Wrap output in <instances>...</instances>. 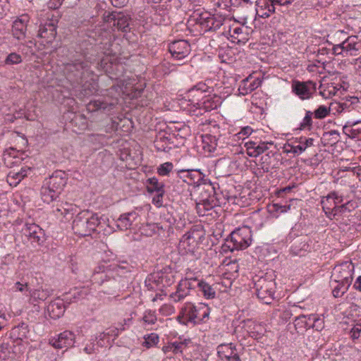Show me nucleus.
<instances>
[{"instance_id": "4be33fe9", "label": "nucleus", "mask_w": 361, "mask_h": 361, "mask_svg": "<svg viewBox=\"0 0 361 361\" xmlns=\"http://www.w3.org/2000/svg\"><path fill=\"white\" fill-rule=\"evenodd\" d=\"M177 174L184 182L192 185L198 182L202 178V173L199 170H179Z\"/></svg>"}, {"instance_id": "7c9ffc66", "label": "nucleus", "mask_w": 361, "mask_h": 361, "mask_svg": "<svg viewBox=\"0 0 361 361\" xmlns=\"http://www.w3.org/2000/svg\"><path fill=\"white\" fill-rule=\"evenodd\" d=\"M235 346L232 343L221 344L217 348V353L222 360H227L236 351Z\"/></svg>"}, {"instance_id": "13d9d810", "label": "nucleus", "mask_w": 361, "mask_h": 361, "mask_svg": "<svg viewBox=\"0 0 361 361\" xmlns=\"http://www.w3.org/2000/svg\"><path fill=\"white\" fill-rule=\"evenodd\" d=\"M66 205L68 207L66 209H63V216L66 219H69L70 218H72V216L73 214V213L71 212V211H72V205L68 204L67 203L66 204Z\"/></svg>"}, {"instance_id": "f257e3e1", "label": "nucleus", "mask_w": 361, "mask_h": 361, "mask_svg": "<svg viewBox=\"0 0 361 361\" xmlns=\"http://www.w3.org/2000/svg\"><path fill=\"white\" fill-rule=\"evenodd\" d=\"M90 40H84L80 44L79 51L73 55L68 62L64 64V73L67 79L74 83L80 84L85 79L90 78L93 72L90 70V65L99 60L102 63L104 59L101 54H110L108 48L101 51L100 44H93L92 41H96L94 37L89 35Z\"/></svg>"}, {"instance_id": "bf43d9fd", "label": "nucleus", "mask_w": 361, "mask_h": 361, "mask_svg": "<svg viewBox=\"0 0 361 361\" xmlns=\"http://www.w3.org/2000/svg\"><path fill=\"white\" fill-rule=\"evenodd\" d=\"M15 288L16 290L20 291V292H23L24 290H26V291H30L31 290L30 289H29V288L27 287V284L25 283V284H22L20 283V282H16L15 283Z\"/></svg>"}, {"instance_id": "ddd939ff", "label": "nucleus", "mask_w": 361, "mask_h": 361, "mask_svg": "<svg viewBox=\"0 0 361 361\" xmlns=\"http://www.w3.org/2000/svg\"><path fill=\"white\" fill-rule=\"evenodd\" d=\"M293 92L304 100L310 99L316 90L315 83L309 80L307 82L293 81L292 84Z\"/></svg>"}, {"instance_id": "412c9836", "label": "nucleus", "mask_w": 361, "mask_h": 361, "mask_svg": "<svg viewBox=\"0 0 361 361\" xmlns=\"http://www.w3.org/2000/svg\"><path fill=\"white\" fill-rule=\"evenodd\" d=\"M31 171V168L24 166L18 171H11L7 175V182L11 186H17V185L27 176Z\"/></svg>"}, {"instance_id": "f704fd0d", "label": "nucleus", "mask_w": 361, "mask_h": 361, "mask_svg": "<svg viewBox=\"0 0 361 361\" xmlns=\"http://www.w3.org/2000/svg\"><path fill=\"white\" fill-rule=\"evenodd\" d=\"M170 143L167 137H157L154 140V147L157 151L169 152L171 149L169 146Z\"/></svg>"}, {"instance_id": "a18cd8bd", "label": "nucleus", "mask_w": 361, "mask_h": 361, "mask_svg": "<svg viewBox=\"0 0 361 361\" xmlns=\"http://www.w3.org/2000/svg\"><path fill=\"white\" fill-rule=\"evenodd\" d=\"M142 319L145 324H154L157 320V317L154 312L147 310L145 312Z\"/></svg>"}, {"instance_id": "052dcab7", "label": "nucleus", "mask_w": 361, "mask_h": 361, "mask_svg": "<svg viewBox=\"0 0 361 361\" xmlns=\"http://www.w3.org/2000/svg\"><path fill=\"white\" fill-rule=\"evenodd\" d=\"M111 2L114 6L120 8L124 6L128 0H111Z\"/></svg>"}, {"instance_id": "f8f14e48", "label": "nucleus", "mask_w": 361, "mask_h": 361, "mask_svg": "<svg viewBox=\"0 0 361 361\" xmlns=\"http://www.w3.org/2000/svg\"><path fill=\"white\" fill-rule=\"evenodd\" d=\"M169 51L174 59L181 60L189 55L190 52V45L186 40L180 39L173 41L169 44Z\"/></svg>"}, {"instance_id": "ea45409f", "label": "nucleus", "mask_w": 361, "mask_h": 361, "mask_svg": "<svg viewBox=\"0 0 361 361\" xmlns=\"http://www.w3.org/2000/svg\"><path fill=\"white\" fill-rule=\"evenodd\" d=\"M20 158L15 155H11V153L4 154V161L7 167L11 168L14 165L18 164V163H20Z\"/></svg>"}, {"instance_id": "c9c22d12", "label": "nucleus", "mask_w": 361, "mask_h": 361, "mask_svg": "<svg viewBox=\"0 0 361 361\" xmlns=\"http://www.w3.org/2000/svg\"><path fill=\"white\" fill-rule=\"evenodd\" d=\"M133 267L127 262H121L119 264H116L113 267V271L116 275L122 276L123 275L130 273L132 271Z\"/></svg>"}, {"instance_id": "4468645a", "label": "nucleus", "mask_w": 361, "mask_h": 361, "mask_svg": "<svg viewBox=\"0 0 361 361\" xmlns=\"http://www.w3.org/2000/svg\"><path fill=\"white\" fill-rule=\"evenodd\" d=\"M118 103V100L117 98H104L102 99L91 101L87 104V109L90 111L102 110L104 112H109L114 109Z\"/></svg>"}, {"instance_id": "b1692460", "label": "nucleus", "mask_w": 361, "mask_h": 361, "mask_svg": "<svg viewBox=\"0 0 361 361\" xmlns=\"http://www.w3.org/2000/svg\"><path fill=\"white\" fill-rule=\"evenodd\" d=\"M345 135L351 139L360 140L361 137V121L350 123L348 122L343 128Z\"/></svg>"}, {"instance_id": "49530a36", "label": "nucleus", "mask_w": 361, "mask_h": 361, "mask_svg": "<svg viewBox=\"0 0 361 361\" xmlns=\"http://www.w3.org/2000/svg\"><path fill=\"white\" fill-rule=\"evenodd\" d=\"M173 168V165L171 162H165L159 166L157 172L160 176H168Z\"/></svg>"}, {"instance_id": "5701e85b", "label": "nucleus", "mask_w": 361, "mask_h": 361, "mask_svg": "<svg viewBox=\"0 0 361 361\" xmlns=\"http://www.w3.org/2000/svg\"><path fill=\"white\" fill-rule=\"evenodd\" d=\"M138 214L135 212L123 214L117 220V226L122 231L131 228L133 223L137 219Z\"/></svg>"}, {"instance_id": "0e129e2a", "label": "nucleus", "mask_w": 361, "mask_h": 361, "mask_svg": "<svg viewBox=\"0 0 361 361\" xmlns=\"http://www.w3.org/2000/svg\"><path fill=\"white\" fill-rule=\"evenodd\" d=\"M252 129L250 126H246L241 129L240 135L249 136L252 133Z\"/></svg>"}, {"instance_id": "cd10ccee", "label": "nucleus", "mask_w": 361, "mask_h": 361, "mask_svg": "<svg viewBox=\"0 0 361 361\" xmlns=\"http://www.w3.org/2000/svg\"><path fill=\"white\" fill-rule=\"evenodd\" d=\"M311 322L312 319H310V314L308 316L300 314L298 317H296L294 320V326L296 331L298 333H303L310 329Z\"/></svg>"}, {"instance_id": "6e6552de", "label": "nucleus", "mask_w": 361, "mask_h": 361, "mask_svg": "<svg viewBox=\"0 0 361 361\" xmlns=\"http://www.w3.org/2000/svg\"><path fill=\"white\" fill-rule=\"evenodd\" d=\"M184 311L186 312V318L190 323L193 324L204 322L209 315V308L207 305H200L195 306L192 303H185Z\"/></svg>"}, {"instance_id": "393cba45", "label": "nucleus", "mask_w": 361, "mask_h": 361, "mask_svg": "<svg viewBox=\"0 0 361 361\" xmlns=\"http://www.w3.org/2000/svg\"><path fill=\"white\" fill-rule=\"evenodd\" d=\"M343 44L345 51L352 56H357L361 51V41L356 36L348 37Z\"/></svg>"}, {"instance_id": "3c124183", "label": "nucleus", "mask_w": 361, "mask_h": 361, "mask_svg": "<svg viewBox=\"0 0 361 361\" xmlns=\"http://www.w3.org/2000/svg\"><path fill=\"white\" fill-rule=\"evenodd\" d=\"M259 165L264 172L269 171L271 165V157L269 154H264L261 157Z\"/></svg>"}, {"instance_id": "7ed1b4c3", "label": "nucleus", "mask_w": 361, "mask_h": 361, "mask_svg": "<svg viewBox=\"0 0 361 361\" xmlns=\"http://www.w3.org/2000/svg\"><path fill=\"white\" fill-rule=\"evenodd\" d=\"M68 179V173L61 170L55 171L49 178H46L41 188V196L43 202L49 204L55 201L63 190Z\"/></svg>"}, {"instance_id": "f03ea898", "label": "nucleus", "mask_w": 361, "mask_h": 361, "mask_svg": "<svg viewBox=\"0 0 361 361\" xmlns=\"http://www.w3.org/2000/svg\"><path fill=\"white\" fill-rule=\"evenodd\" d=\"M353 271L354 265L351 262H343L335 266L331 276L332 293L335 298L341 297L348 290Z\"/></svg>"}, {"instance_id": "338daca9", "label": "nucleus", "mask_w": 361, "mask_h": 361, "mask_svg": "<svg viewBox=\"0 0 361 361\" xmlns=\"http://www.w3.org/2000/svg\"><path fill=\"white\" fill-rule=\"evenodd\" d=\"M353 287L355 289L361 292V276L357 278L354 283Z\"/></svg>"}, {"instance_id": "473e14b6", "label": "nucleus", "mask_w": 361, "mask_h": 361, "mask_svg": "<svg viewBox=\"0 0 361 361\" xmlns=\"http://www.w3.org/2000/svg\"><path fill=\"white\" fill-rule=\"evenodd\" d=\"M147 190L149 193L153 194L159 190L164 189V184L159 182L155 177L147 180Z\"/></svg>"}, {"instance_id": "1a4fd4ad", "label": "nucleus", "mask_w": 361, "mask_h": 361, "mask_svg": "<svg viewBox=\"0 0 361 361\" xmlns=\"http://www.w3.org/2000/svg\"><path fill=\"white\" fill-rule=\"evenodd\" d=\"M197 284L198 280L196 278L182 279L177 285L176 291L171 293L170 298L176 302H180L191 295V292L197 288Z\"/></svg>"}, {"instance_id": "423d86ee", "label": "nucleus", "mask_w": 361, "mask_h": 361, "mask_svg": "<svg viewBox=\"0 0 361 361\" xmlns=\"http://www.w3.org/2000/svg\"><path fill=\"white\" fill-rule=\"evenodd\" d=\"M255 288L259 299L265 304L271 303L276 288V283L272 275L266 274L264 276L258 277L255 281Z\"/></svg>"}, {"instance_id": "f3484780", "label": "nucleus", "mask_w": 361, "mask_h": 361, "mask_svg": "<svg viewBox=\"0 0 361 361\" xmlns=\"http://www.w3.org/2000/svg\"><path fill=\"white\" fill-rule=\"evenodd\" d=\"M27 21V16H22L13 23L12 33L17 39L22 40L25 38Z\"/></svg>"}, {"instance_id": "c85d7f7f", "label": "nucleus", "mask_w": 361, "mask_h": 361, "mask_svg": "<svg viewBox=\"0 0 361 361\" xmlns=\"http://www.w3.org/2000/svg\"><path fill=\"white\" fill-rule=\"evenodd\" d=\"M329 200H331L334 204V202L340 203L342 202L343 200L341 197L338 195V194L336 192H332L329 193L327 196L323 197V199L321 201V204L326 216H329V214H331L332 212V208L328 206Z\"/></svg>"}, {"instance_id": "2f4dec72", "label": "nucleus", "mask_w": 361, "mask_h": 361, "mask_svg": "<svg viewBox=\"0 0 361 361\" xmlns=\"http://www.w3.org/2000/svg\"><path fill=\"white\" fill-rule=\"evenodd\" d=\"M319 89V94L325 99L330 98L332 96H334L336 94L337 91L339 90V88L336 87L334 83L321 85Z\"/></svg>"}, {"instance_id": "dca6fc26", "label": "nucleus", "mask_w": 361, "mask_h": 361, "mask_svg": "<svg viewBox=\"0 0 361 361\" xmlns=\"http://www.w3.org/2000/svg\"><path fill=\"white\" fill-rule=\"evenodd\" d=\"M74 340V334L70 331H65L61 333L57 338H52L50 343L55 348H69L73 345Z\"/></svg>"}, {"instance_id": "37998d69", "label": "nucleus", "mask_w": 361, "mask_h": 361, "mask_svg": "<svg viewBox=\"0 0 361 361\" xmlns=\"http://www.w3.org/2000/svg\"><path fill=\"white\" fill-rule=\"evenodd\" d=\"M4 62L6 65L18 64L22 62V56L18 54L13 52L6 56Z\"/></svg>"}, {"instance_id": "bb28decb", "label": "nucleus", "mask_w": 361, "mask_h": 361, "mask_svg": "<svg viewBox=\"0 0 361 361\" xmlns=\"http://www.w3.org/2000/svg\"><path fill=\"white\" fill-rule=\"evenodd\" d=\"M297 142H298V145H289L290 148L287 150L288 152H292L297 154L302 153L307 148L313 145L314 139L311 137L307 138L305 137H300Z\"/></svg>"}, {"instance_id": "aec40b11", "label": "nucleus", "mask_w": 361, "mask_h": 361, "mask_svg": "<svg viewBox=\"0 0 361 361\" xmlns=\"http://www.w3.org/2000/svg\"><path fill=\"white\" fill-rule=\"evenodd\" d=\"M198 238L197 231H189L182 236L180 240V245L183 246L184 249L191 251L197 245Z\"/></svg>"}, {"instance_id": "6e6d98bb", "label": "nucleus", "mask_w": 361, "mask_h": 361, "mask_svg": "<svg viewBox=\"0 0 361 361\" xmlns=\"http://www.w3.org/2000/svg\"><path fill=\"white\" fill-rule=\"evenodd\" d=\"M343 51H345L343 42L341 44L334 45L331 48V52L333 55L341 54Z\"/></svg>"}, {"instance_id": "a878e982", "label": "nucleus", "mask_w": 361, "mask_h": 361, "mask_svg": "<svg viewBox=\"0 0 361 361\" xmlns=\"http://www.w3.org/2000/svg\"><path fill=\"white\" fill-rule=\"evenodd\" d=\"M357 207V203L353 201H348L345 204L338 206L337 202H334V208H332L331 214L327 216L329 218L332 219L339 214H344L354 210Z\"/></svg>"}, {"instance_id": "a211bd4d", "label": "nucleus", "mask_w": 361, "mask_h": 361, "mask_svg": "<svg viewBox=\"0 0 361 361\" xmlns=\"http://www.w3.org/2000/svg\"><path fill=\"white\" fill-rule=\"evenodd\" d=\"M65 308L63 300L57 298L48 305L47 311L51 318L56 319L63 315Z\"/></svg>"}, {"instance_id": "09e8293b", "label": "nucleus", "mask_w": 361, "mask_h": 361, "mask_svg": "<svg viewBox=\"0 0 361 361\" xmlns=\"http://www.w3.org/2000/svg\"><path fill=\"white\" fill-rule=\"evenodd\" d=\"M165 193V190L162 189L161 190H159L156 192H154V196L152 197V203L158 207H160L163 205V197Z\"/></svg>"}, {"instance_id": "69168bd1", "label": "nucleus", "mask_w": 361, "mask_h": 361, "mask_svg": "<svg viewBox=\"0 0 361 361\" xmlns=\"http://www.w3.org/2000/svg\"><path fill=\"white\" fill-rule=\"evenodd\" d=\"M318 54L324 55L328 54L330 51H331V49L327 48L326 47H319L317 51Z\"/></svg>"}, {"instance_id": "79ce46f5", "label": "nucleus", "mask_w": 361, "mask_h": 361, "mask_svg": "<svg viewBox=\"0 0 361 361\" xmlns=\"http://www.w3.org/2000/svg\"><path fill=\"white\" fill-rule=\"evenodd\" d=\"M261 10H267L269 13H273L275 12V5L273 0H262L257 4Z\"/></svg>"}, {"instance_id": "e2e57ef3", "label": "nucleus", "mask_w": 361, "mask_h": 361, "mask_svg": "<svg viewBox=\"0 0 361 361\" xmlns=\"http://www.w3.org/2000/svg\"><path fill=\"white\" fill-rule=\"evenodd\" d=\"M274 4L279 6H287L293 3V0H273Z\"/></svg>"}, {"instance_id": "e433bc0d", "label": "nucleus", "mask_w": 361, "mask_h": 361, "mask_svg": "<svg viewBox=\"0 0 361 361\" xmlns=\"http://www.w3.org/2000/svg\"><path fill=\"white\" fill-rule=\"evenodd\" d=\"M29 293L35 300H45L51 295L52 290L49 289L31 290Z\"/></svg>"}, {"instance_id": "6ab92c4d", "label": "nucleus", "mask_w": 361, "mask_h": 361, "mask_svg": "<svg viewBox=\"0 0 361 361\" xmlns=\"http://www.w3.org/2000/svg\"><path fill=\"white\" fill-rule=\"evenodd\" d=\"M244 146L246 148L247 155L251 157H257L268 149L267 143H258L255 141L246 142Z\"/></svg>"}, {"instance_id": "8fccbe9b", "label": "nucleus", "mask_w": 361, "mask_h": 361, "mask_svg": "<svg viewBox=\"0 0 361 361\" xmlns=\"http://www.w3.org/2000/svg\"><path fill=\"white\" fill-rule=\"evenodd\" d=\"M361 334V324L356 323L353 324V327L349 331L350 338L353 341L357 340L360 338Z\"/></svg>"}, {"instance_id": "5fc2aeb1", "label": "nucleus", "mask_w": 361, "mask_h": 361, "mask_svg": "<svg viewBox=\"0 0 361 361\" xmlns=\"http://www.w3.org/2000/svg\"><path fill=\"white\" fill-rule=\"evenodd\" d=\"M177 321L184 325H188L190 322L186 318V312L184 311V306L181 308L179 314L176 318Z\"/></svg>"}, {"instance_id": "603ef678", "label": "nucleus", "mask_w": 361, "mask_h": 361, "mask_svg": "<svg viewBox=\"0 0 361 361\" xmlns=\"http://www.w3.org/2000/svg\"><path fill=\"white\" fill-rule=\"evenodd\" d=\"M313 113L310 111H307L305 114V116L304 117L302 121L300 123V129H305L307 127H311L312 124V116Z\"/></svg>"}, {"instance_id": "20e7f679", "label": "nucleus", "mask_w": 361, "mask_h": 361, "mask_svg": "<svg viewBox=\"0 0 361 361\" xmlns=\"http://www.w3.org/2000/svg\"><path fill=\"white\" fill-rule=\"evenodd\" d=\"M101 225V217L89 211L78 213L73 221V230L80 236H89Z\"/></svg>"}, {"instance_id": "39448f33", "label": "nucleus", "mask_w": 361, "mask_h": 361, "mask_svg": "<svg viewBox=\"0 0 361 361\" xmlns=\"http://www.w3.org/2000/svg\"><path fill=\"white\" fill-rule=\"evenodd\" d=\"M251 231L249 227L243 226L234 230L227 238L223 245L224 251L229 250H244L251 243Z\"/></svg>"}, {"instance_id": "864d4df0", "label": "nucleus", "mask_w": 361, "mask_h": 361, "mask_svg": "<svg viewBox=\"0 0 361 361\" xmlns=\"http://www.w3.org/2000/svg\"><path fill=\"white\" fill-rule=\"evenodd\" d=\"M172 344V353L174 354H178L179 353H182L183 350L187 346V341L185 340L184 341L180 342H173Z\"/></svg>"}, {"instance_id": "de8ad7c7", "label": "nucleus", "mask_w": 361, "mask_h": 361, "mask_svg": "<svg viewBox=\"0 0 361 361\" xmlns=\"http://www.w3.org/2000/svg\"><path fill=\"white\" fill-rule=\"evenodd\" d=\"M28 233L27 235H28L30 238H32L35 242H39L40 240V237L38 235L37 230L40 231L38 226L35 224L30 225L28 228Z\"/></svg>"}, {"instance_id": "9b49d317", "label": "nucleus", "mask_w": 361, "mask_h": 361, "mask_svg": "<svg viewBox=\"0 0 361 361\" xmlns=\"http://www.w3.org/2000/svg\"><path fill=\"white\" fill-rule=\"evenodd\" d=\"M196 23L200 24L205 30H216L224 25L226 19L221 16L216 17L207 12L201 13L196 18Z\"/></svg>"}, {"instance_id": "c03bdc74", "label": "nucleus", "mask_w": 361, "mask_h": 361, "mask_svg": "<svg viewBox=\"0 0 361 361\" xmlns=\"http://www.w3.org/2000/svg\"><path fill=\"white\" fill-rule=\"evenodd\" d=\"M311 328L316 331H321L324 328V321L315 314H310Z\"/></svg>"}, {"instance_id": "72a5a7b5", "label": "nucleus", "mask_w": 361, "mask_h": 361, "mask_svg": "<svg viewBox=\"0 0 361 361\" xmlns=\"http://www.w3.org/2000/svg\"><path fill=\"white\" fill-rule=\"evenodd\" d=\"M197 287L200 288L203 295L207 299L214 298L216 295V292L212 286L203 281H198Z\"/></svg>"}, {"instance_id": "2eb2a0df", "label": "nucleus", "mask_w": 361, "mask_h": 361, "mask_svg": "<svg viewBox=\"0 0 361 361\" xmlns=\"http://www.w3.org/2000/svg\"><path fill=\"white\" fill-rule=\"evenodd\" d=\"M56 35V26L54 22H46L39 26L37 37L43 39V42L51 43Z\"/></svg>"}, {"instance_id": "58836bf2", "label": "nucleus", "mask_w": 361, "mask_h": 361, "mask_svg": "<svg viewBox=\"0 0 361 361\" xmlns=\"http://www.w3.org/2000/svg\"><path fill=\"white\" fill-rule=\"evenodd\" d=\"M159 338V336L157 334L152 333L147 334L144 337L145 341L142 343V345L147 348H150L158 343Z\"/></svg>"}, {"instance_id": "c756f323", "label": "nucleus", "mask_w": 361, "mask_h": 361, "mask_svg": "<svg viewBox=\"0 0 361 361\" xmlns=\"http://www.w3.org/2000/svg\"><path fill=\"white\" fill-rule=\"evenodd\" d=\"M99 271H95L93 275V280L98 281L101 279V285H104L105 281L109 282L111 286L115 288L116 286V280L114 276H110L107 273H105L104 270H101V267H99Z\"/></svg>"}, {"instance_id": "9d476101", "label": "nucleus", "mask_w": 361, "mask_h": 361, "mask_svg": "<svg viewBox=\"0 0 361 361\" xmlns=\"http://www.w3.org/2000/svg\"><path fill=\"white\" fill-rule=\"evenodd\" d=\"M103 20L106 23H112L118 30L127 32L129 27L130 18L122 12L105 11L103 14Z\"/></svg>"}, {"instance_id": "a19ab883", "label": "nucleus", "mask_w": 361, "mask_h": 361, "mask_svg": "<svg viewBox=\"0 0 361 361\" xmlns=\"http://www.w3.org/2000/svg\"><path fill=\"white\" fill-rule=\"evenodd\" d=\"M314 116L317 119H322L330 114V108L326 106H319L314 111Z\"/></svg>"}, {"instance_id": "0eeeda50", "label": "nucleus", "mask_w": 361, "mask_h": 361, "mask_svg": "<svg viewBox=\"0 0 361 361\" xmlns=\"http://www.w3.org/2000/svg\"><path fill=\"white\" fill-rule=\"evenodd\" d=\"M203 192L201 193L202 200L196 204L197 212L199 216H206L207 213L216 205H218L217 199L215 197V187L212 183H204L201 188Z\"/></svg>"}, {"instance_id": "4d7b16f0", "label": "nucleus", "mask_w": 361, "mask_h": 361, "mask_svg": "<svg viewBox=\"0 0 361 361\" xmlns=\"http://www.w3.org/2000/svg\"><path fill=\"white\" fill-rule=\"evenodd\" d=\"M293 316V312L291 310H285L279 315L280 318L283 322L288 321Z\"/></svg>"}, {"instance_id": "680f3d73", "label": "nucleus", "mask_w": 361, "mask_h": 361, "mask_svg": "<svg viewBox=\"0 0 361 361\" xmlns=\"http://www.w3.org/2000/svg\"><path fill=\"white\" fill-rule=\"evenodd\" d=\"M257 15L260 18H266L270 16L271 13H269L267 10H261V8L257 9Z\"/></svg>"}, {"instance_id": "4c0bfd02", "label": "nucleus", "mask_w": 361, "mask_h": 361, "mask_svg": "<svg viewBox=\"0 0 361 361\" xmlns=\"http://www.w3.org/2000/svg\"><path fill=\"white\" fill-rule=\"evenodd\" d=\"M228 32L231 37L238 39V42H245L247 40V37L243 35V28L240 26L233 25L229 27Z\"/></svg>"}, {"instance_id": "774afa93", "label": "nucleus", "mask_w": 361, "mask_h": 361, "mask_svg": "<svg viewBox=\"0 0 361 361\" xmlns=\"http://www.w3.org/2000/svg\"><path fill=\"white\" fill-rule=\"evenodd\" d=\"M226 361H241L237 350Z\"/></svg>"}]
</instances>
